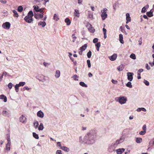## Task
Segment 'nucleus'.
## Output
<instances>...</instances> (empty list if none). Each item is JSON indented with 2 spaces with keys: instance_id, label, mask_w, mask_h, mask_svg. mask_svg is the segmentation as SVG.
Wrapping results in <instances>:
<instances>
[{
  "instance_id": "79ce46f5",
  "label": "nucleus",
  "mask_w": 154,
  "mask_h": 154,
  "mask_svg": "<svg viewBox=\"0 0 154 154\" xmlns=\"http://www.w3.org/2000/svg\"><path fill=\"white\" fill-rule=\"evenodd\" d=\"M87 63L88 64V67L90 68L91 67L90 60H88L87 61Z\"/></svg>"
},
{
  "instance_id": "6e6552de",
  "label": "nucleus",
  "mask_w": 154,
  "mask_h": 154,
  "mask_svg": "<svg viewBox=\"0 0 154 154\" xmlns=\"http://www.w3.org/2000/svg\"><path fill=\"white\" fill-rule=\"evenodd\" d=\"M117 57V55L116 54H113L112 56L109 57V58L111 61H114L116 60Z\"/></svg>"
},
{
  "instance_id": "a19ab883",
  "label": "nucleus",
  "mask_w": 154,
  "mask_h": 154,
  "mask_svg": "<svg viewBox=\"0 0 154 154\" xmlns=\"http://www.w3.org/2000/svg\"><path fill=\"white\" fill-rule=\"evenodd\" d=\"M26 83L25 82H20L17 85L19 86H23Z\"/></svg>"
},
{
  "instance_id": "a211bd4d",
  "label": "nucleus",
  "mask_w": 154,
  "mask_h": 154,
  "mask_svg": "<svg viewBox=\"0 0 154 154\" xmlns=\"http://www.w3.org/2000/svg\"><path fill=\"white\" fill-rule=\"evenodd\" d=\"M87 46V45L86 44H85L80 48V50L83 51L86 49Z\"/></svg>"
},
{
  "instance_id": "f03ea898",
  "label": "nucleus",
  "mask_w": 154,
  "mask_h": 154,
  "mask_svg": "<svg viewBox=\"0 0 154 154\" xmlns=\"http://www.w3.org/2000/svg\"><path fill=\"white\" fill-rule=\"evenodd\" d=\"M107 9L106 8H104L101 11V16L103 20H105L107 18Z\"/></svg>"
},
{
  "instance_id": "9d476101",
  "label": "nucleus",
  "mask_w": 154,
  "mask_h": 154,
  "mask_svg": "<svg viewBox=\"0 0 154 154\" xmlns=\"http://www.w3.org/2000/svg\"><path fill=\"white\" fill-rule=\"evenodd\" d=\"M37 116L39 117L43 118L44 117V113L42 111H39L37 112Z\"/></svg>"
},
{
  "instance_id": "7ed1b4c3",
  "label": "nucleus",
  "mask_w": 154,
  "mask_h": 154,
  "mask_svg": "<svg viewBox=\"0 0 154 154\" xmlns=\"http://www.w3.org/2000/svg\"><path fill=\"white\" fill-rule=\"evenodd\" d=\"M116 101L118 100L119 102L121 104L125 103L127 101V99L124 97H120L115 98Z\"/></svg>"
},
{
  "instance_id": "a18cd8bd",
  "label": "nucleus",
  "mask_w": 154,
  "mask_h": 154,
  "mask_svg": "<svg viewBox=\"0 0 154 154\" xmlns=\"http://www.w3.org/2000/svg\"><path fill=\"white\" fill-rule=\"evenodd\" d=\"M13 85L12 84V83L11 82L9 83L8 85V87L10 89H11L12 86Z\"/></svg>"
},
{
  "instance_id": "bb28decb",
  "label": "nucleus",
  "mask_w": 154,
  "mask_h": 154,
  "mask_svg": "<svg viewBox=\"0 0 154 154\" xmlns=\"http://www.w3.org/2000/svg\"><path fill=\"white\" fill-rule=\"evenodd\" d=\"M44 126L42 123H41L39 127H38V130H42L43 129Z\"/></svg>"
},
{
  "instance_id": "aec40b11",
  "label": "nucleus",
  "mask_w": 154,
  "mask_h": 154,
  "mask_svg": "<svg viewBox=\"0 0 154 154\" xmlns=\"http://www.w3.org/2000/svg\"><path fill=\"white\" fill-rule=\"evenodd\" d=\"M46 23L45 22H40L38 23V25L42 26V27H44L45 26Z\"/></svg>"
},
{
  "instance_id": "864d4df0",
  "label": "nucleus",
  "mask_w": 154,
  "mask_h": 154,
  "mask_svg": "<svg viewBox=\"0 0 154 154\" xmlns=\"http://www.w3.org/2000/svg\"><path fill=\"white\" fill-rule=\"evenodd\" d=\"M0 2L2 3L5 4L7 3L6 0H0Z\"/></svg>"
},
{
  "instance_id": "13d9d810",
  "label": "nucleus",
  "mask_w": 154,
  "mask_h": 154,
  "mask_svg": "<svg viewBox=\"0 0 154 154\" xmlns=\"http://www.w3.org/2000/svg\"><path fill=\"white\" fill-rule=\"evenodd\" d=\"M149 144L151 145H154V140H152L149 142Z\"/></svg>"
},
{
  "instance_id": "c85d7f7f",
  "label": "nucleus",
  "mask_w": 154,
  "mask_h": 154,
  "mask_svg": "<svg viewBox=\"0 0 154 154\" xmlns=\"http://www.w3.org/2000/svg\"><path fill=\"white\" fill-rule=\"evenodd\" d=\"M34 126L35 128H37L38 127L39 123L38 122L35 121L34 122Z\"/></svg>"
},
{
  "instance_id": "4c0bfd02",
  "label": "nucleus",
  "mask_w": 154,
  "mask_h": 154,
  "mask_svg": "<svg viewBox=\"0 0 154 154\" xmlns=\"http://www.w3.org/2000/svg\"><path fill=\"white\" fill-rule=\"evenodd\" d=\"M19 86L17 85V84H16L15 86V90L16 92H17L19 91Z\"/></svg>"
},
{
  "instance_id": "cd10ccee",
  "label": "nucleus",
  "mask_w": 154,
  "mask_h": 154,
  "mask_svg": "<svg viewBox=\"0 0 154 154\" xmlns=\"http://www.w3.org/2000/svg\"><path fill=\"white\" fill-rule=\"evenodd\" d=\"M60 72L59 71L57 70L56 72V74L55 75V76L57 78H58L60 76Z\"/></svg>"
},
{
  "instance_id": "6ab92c4d",
  "label": "nucleus",
  "mask_w": 154,
  "mask_h": 154,
  "mask_svg": "<svg viewBox=\"0 0 154 154\" xmlns=\"http://www.w3.org/2000/svg\"><path fill=\"white\" fill-rule=\"evenodd\" d=\"M60 149L66 152H68L69 150L68 148L64 146H61Z\"/></svg>"
},
{
  "instance_id": "09e8293b",
  "label": "nucleus",
  "mask_w": 154,
  "mask_h": 154,
  "mask_svg": "<svg viewBox=\"0 0 154 154\" xmlns=\"http://www.w3.org/2000/svg\"><path fill=\"white\" fill-rule=\"evenodd\" d=\"M98 39L97 38H94L93 40V42L94 43H96L98 42Z\"/></svg>"
},
{
  "instance_id": "37998d69",
  "label": "nucleus",
  "mask_w": 154,
  "mask_h": 154,
  "mask_svg": "<svg viewBox=\"0 0 154 154\" xmlns=\"http://www.w3.org/2000/svg\"><path fill=\"white\" fill-rule=\"evenodd\" d=\"M45 9V8H39V12H40L41 14H44V10Z\"/></svg>"
},
{
  "instance_id": "72a5a7b5",
  "label": "nucleus",
  "mask_w": 154,
  "mask_h": 154,
  "mask_svg": "<svg viewBox=\"0 0 154 154\" xmlns=\"http://www.w3.org/2000/svg\"><path fill=\"white\" fill-rule=\"evenodd\" d=\"M130 57L134 60L136 58L135 55L134 54L132 53L130 56Z\"/></svg>"
},
{
  "instance_id": "1a4fd4ad",
  "label": "nucleus",
  "mask_w": 154,
  "mask_h": 154,
  "mask_svg": "<svg viewBox=\"0 0 154 154\" xmlns=\"http://www.w3.org/2000/svg\"><path fill=\"white\" fill-rule=\"evenodd\" d=\"M126 20H127L126 22V23H128L129 22H130L131 21V17L130 16L129 14L127 13L126 14Z\"/></svg>"
},
{
  "instance_id": "5fc2aeb1",
  "label": "nucleus",
  "mask_w": 154,
  "mask_h": 154,
  "mask_svg": "<svg viewBox=\"0 0 154 154\" xmlns=\"http://www.w3.org/2000/svg\"><path fill=\"white\" fill-rule=\"evenodd\" d=\"M112 82L114 84H116L118 82L117 81L115 80L114 79H112Z\"/></svg>"
},
{
  "instance_id": "603ef678",
  "label": "nucleus",
  "mask_w": 154,
  "mask_h": 154,
  "mask_svg": "<svg viewBox=\"0 0 154 154\" xmlns=\"http://www.w3.org/2000/svg\"><path fill=\"white\" fill-rule=\"evenodd\" d=\"M146 67L147 70H149L150 69V67L149 66L148 64L146 63Z\"/></svg>"
},
{
  "instance_id": "f257e3e1",
  "label": "nucleus",
  "mask_w": 154,
  "mask_h": 154,
  "mask_svg": "<svg viewBox=\"0 0 154 154\" xmlns=\"http://www.w3.org/2000/svg\"><path fill=\"white\" fill-rule=\"evenodd\" d=\"M33 16V12L32 11H30L28 13L27 16L24 18L26 22L28 23H30L33 21L32 17Z\"/></svg>"
},
{
  "instance_id": "58836bf2",
  "label": "nucleus",
  "mask_w": 154,
  "mask_h": 154,
  "mask_svg": "<svg viewBox=\"0 0 154 154\" xmlns=\"http://www.w3.org/2000/svg\"><path fill=\"white\" fill-rule=\"evenodd\" d=\"M6 73L5 72H3L2 74L0 76V82L2 81L3 75H6Z\"/></svg>"
},
{
  "instance_id": "f8f14e48",
  "label": "nucleus",
  "mask_w": 154,
  "mask_h": 154,
  "mask_svg": "<svg viewBox=\"0 0 154 154\" xmlns=\"http://www.w3.org/2000/svg\"><path fill=\"white\" fill-rule=\"evenodd\" d=\"M74 15L77 17H79L80 16V13L79 10L77 9L75 10L74 12Z\"/></svg>"
},
{
  "instance_id": "680f3d73",
  "label": "nucleus",
  "mask_w": 154,
  "mask_h": 154,
  "mask_svg": "<svg viewBox=\"0 0 154 154\" xmlns=\"http://www.w3.org/2000/svg\"><path fill=\"white\" fill-rule=\"evenodd\" d=\"M140 39L141 40L140 41H139V45H141L142 44V38H140Z\"/></svg>"
},
{
  "instance_id": "6e6d98bb",
  "label": "nucleus",
  "mask_w": 154,
  "mask_h": 154,
  "mask_svg": "<svg viewBox=\"0 0 154 154\" xmlns=\"http://www.w3.org/2000/svg\"><path fill=\"white\" fill-rule=\"evenodd\" d=\"M78 76L76 75H75L73 76V78L75 80H78V79H76V78H78Z\"/></svg>"
},
{
  "instance_id": "ea45409f",
  "label": "nucleus",
  "mask_w": 154,
  "mask_h": 154,
  "mask_svg": "<svg viewBox=\"0 0 154 154\" xmlns=\"http://www.w3.org/2000/svg\"><path fill=\"white\" fill-rule=\"evenodd\" d=\"M91 55V52L90 51H89L87 54V56L88 58H90Z\"/></svg>"
},
{
  "instance_id": "052dcab7",
  "label": "nucleus",
  "mask_w": 154,
  "mask_h": 154,
  "mask_svg": "<svg viewBox=\"0 0 154 154\" xmlns=\"http://www.w3.org/2000/svg\"><path fill=\"white\" fill-rule=\"evenodd\" d=\"M103 34L106 33V29L103 28Z\"/></svg>"
},
{
  "instance_id": "473e14b6",
  "label": "nucleus",
  "mask_w": 154,
  "mask_h": 154,
  "mask_svg": "<svg viewBox=\"0 0 154 154\" xmlns=\"http://www.w3.org/2000/svg\"><path fill=\"white\" fill-rule=\"evenodd\" d=\"M126 86L130 88H131L132 87L131 85V83L130 82H128V83L126 84Z\"/></svg>"
},
{
  "instance_id": "b1692460",
  "label": "nucleus",
  "mask_w": 154,
  "mask_h": 154,
  "mask_svg": "<svg viewBox=\"0 0 154 154\" xmlns=\"http://www.w3.org/2000/svg\"><path fill=\"white\" fill-rule=\"evenodd\" d=\"M53 19L56 21L58 20L59 18L58 17V15L56 14H54L53 17Z\"/></svg>"
},
{
  "instance_id": "c03bdc74",
  "label": "nucleus",
  "mask_w": 154,
  "mask_h": 154,
  "mask_svg": "<svg viewBox=\"0 0 154 154\" xmlns=\"http://www.w3.org/2000/svg\"><path fill=\"white\" fill-rule=\"evenodd\" d=\"M88 29L91 32H94V29L92 27H91L90 28H89Z\"/></svg>"
},
{
  "instance_id": "5701e85b",
  "label": "nucleus",
  "mask_w": 154,
  "mask_h": 154,
  "mask_svg": "<svg viewBox=\"0 0 154 154\" xmlns=\"http://www.w3.org/2000/svg\"><path fill=\"white\" fill-rule=\"evenodd\" d=\"M95 46L96 47V49L98 51H99V48L100 46V42L97 43L95 44Z\"/></svg>"
},
{
  "instance_id": "49530a36",
  "label": "nucleus",
  "mask_w": 154,
  "mask_h": 154,
  "mask_svg": "<svg viewBox=\"0 0 154 154\" xmlns=\"http://www.w3.org/2000/svg\"><path fill=\"white\" fill-rule=\"evenodd\" d=\"M146 133V131H141L140 132L139 134L141 135H143L145 134Z\"/></svg>"
},
{
  "instance_id": "de8ad7c7",
  "label": "nucleus",
  "mask_w": 154,
  "mask_h": 154,
  "mask_svg": "<svg viewBox=\"0 0 154 154\" xmlns=\"http://www.w3.org/2000/svg\"><path fill=\"white\" fill-rule=\"evenodd\" d=\"M144 83L146 85L148 86L149 85V82L146 80H144Z\"/></svg>"
},
{
  "instance_id": "4468645a",
  "label": "nucleus",
  "mask_w": 154,
  "mask_h": 154,
  "mask_svg": "<svg viewBox=\"0 0 154 154\" xmlns=\"http://www.w3.org/2000/svg\"><path fill=\"white\" fill-rule=\"evenodd\" d=\"M0 99H3L4 101L5 102L7 101V98L3 94L0 95Z\"/></svg>"
},
{
  "instance_id": "4d7b16f0",
  "label": "nucleus",
  "mask_w": 154,
  "mask_h": 154,
  "mask_svg": "<svg viewBox=\"0 0 154 154\" xmlns=\"http://www.w3.org/2000/svg\"><path fill=\"white\" fill-rule=\"evenodd\" d=\"M143 69H139L138 71V73H140H140L143 72Z\"/></svg>"
},
{
  "instance_id": "20e7f679",
  "label": "nucleus",
  "mask_w": 154,
  "mask_h": 154,
  "mask_svg": "<svg viewBox=\"0 0 154 154\" xmlns=\"http://www.w3.org/2000/svg\"><path fill=\"white\" fill-rule=\"evenodd\" d=\"M11 26V24L9 22H6L3 24L2 27L5 29H9Z\"/></svg>"
},
{
  "instance_id": "69168bd1",
  "label": "nucleus",
  "mask_w": 154,
  "mask_h": 154,
  "mask_svg": "<svg viewBox=\"0 0 154 154\" xmlns=\"http://www.w3.org/2000/svg\"><path fill=\"white\" fill-rule=\"evenodd\" d=\"M88 76L90 77H91L93 76L92 74L90 72H89L88 73Z\"/></svg>"
},
{
  "instance_id": "9b49d317",
  "label": "nucleus",
  "mask_w": 154,
  "mask_h": 154,
  "mask_svg": "<svg viewBox=\"0 0 154 154\" xmlns=\"http://www.w3.org/2000/svg\"><path fill=\"white\" fill-rule=\"evenodd\" d=\"M124 68V65L123 64H121L118 67L117 69L119 71H122Z\"/></svg>"
},
{
  "instance_id": "f704fd0d",
  "label": "nucleus",
  "mask_w": 154,
  "mask_h": 154,
  "mask_svg": "<svg viewBox=\"0 0 154 154\" xmlns=\"http://www.w3.org/2000/svg\"><path fill=\"white\" fill-rule=\"evenodd\" d=\"M2 114L3 115L6 116L9 115V113L6 111H3L2 112Z\"/></svg>"
},
{
  "instance_id": "ddd939ff",
  "label": "nucleus",
  "mask_w": 154,
  "mask_h": 154,
  "mask_svg": "<svg viewBox=\"0 0 154 154\" xmlns=\"http://www.w3.org/2000/svg\"><path fill=\"white\" fill-rule=\"evenodd\" d=\"M125 149L124 148L119 149L116 150V152L118 154H121L125 151Z\"/></svg>"
},
{
  "instance_id": "7c9ffc66",
  "label": "nucleus",
  "mask_w": 154,
  "mask_h": 154,
  "mask_svg": "<svg viewBox=\"0 0 154 154\" xmlns=\"http://www.w3.org/2000/svg\"><path fill=\"white\" fill-rule=\"evenodd\" d=\"M79 84L81 86L83 87H87V85L85 84V83L83 82H80L79 83Z\"/></svg>"
},
{
  "instance_id": "423d86ee",
  "label": "nucleus",
  "mask_w": 154,
  "mask_h": 154,
  "mask_svg": "<svg viewBox=\"0 0 154 154\" xmlns=\"http://www.w3.org/2000/svg\"><path fill=\"white\" fill-rule=\"evenodd\" d=\"M134 73L132 72H128L127 73L128 79V80L131 81L133 79V75Z\"/></svg>"
},
{
  "instance_id": "338daca9",
  "label": "nucleus",
  "mask_w": 154,
  "mask_h": 154,
  "mask_svg": "<svg viewBox=\"0 0 154 154\" xmlns=\"http://www.w3.org/2000/svg\"><path fill=\"white\" fill-rule=\"evenodd\" d=\"M120 140H118L116 141V143L115 144H118L119 143Z\"/></svg>"
},
{
  "instance_id": "8fccbe9b",
  "label": "nucleus",
  "mask_w": 154,
  "mask_h": 154,
  "mask_svg": "<svg viewBox=\"0 0 154 154\" xmlns=\"http://www.w3.org/2000/svg\"><path fill=\"white\" fill-rule=\"evenodd\" d=\"M56 154H62L61 150H57L56 152Z\"/></svg>"
},
{
  "instance_id": "393cba45",
  "label": "nucleus",
  "mask_w": 154,
  "mask_h": 154,
  "mask_svg": "<svg viewBox=\"0 0 154 154\" xmlns=\"http://www.w3.org/2000/svg\"><path fill=\"white\" fill-rule=\"evenodd\" d=\"M13 12L14 13V17H18L19 15L17 13V12L15 10H13Z\"/></svg>"
},
{
  "instance_id": "c756f323",
  "label": "nucleus",
  "mask_w": 154,
  "mask_h": 154,
  "mask_svg": "<svg viewBox=\"0 0 154 154\" xmlns=\"http://www.w3.org/2000/svg\"><path fill=\"white\" fill-rule=\"evenodd\" d=\"M32 134L34 138L36 139H38L39 137L38 134H36L35 132H33Z\"/></svg>"
},
{
  "instance_id": "a878e982",
  "label": "nucleus",
  "mask_w": 154,
  "mask_h": 154,
  "mask_svg": "<svg viewBox=\"0 0 154 154\" xmlns=\"http://www.w3.org/2000/svg\"><path fill=\"white\" fill-rule=\"evenodd\" d=\"M142 139L141 138L137 137L136 139V142L137 143H140L142 142Z\"/></svg>"
},
{
  "instance_id": "dca6fc26",
  "label": "nucleus",
  "mask_w": 154,
  "mask_h": 154,
  "mask_svg": "<svg viewBox=\"0 0 154 154\" xmlns=\"http://www.w3.org/2000/svg\"><path fill=\"white\" fill-rule=\"evenodd\" d=\"M146 14L149 17H152L153 16V12L150 11L146 12Z\"/></svg>"
},
{
  "instance_id": "39448f33",
  "label": "nucleus",
  "mask_w": 154,
  "mask_h": 154,
  "mask_svg": "<svg viewBox=\"0 0 154 154\" xmlns=\"http://www.w3.org/2000/svg\"><path fill=\"white\" fill-rule=\"evenodd\" d=\"M44 14L42 13L40 14L39 13H35L34 17L35 18L38 20L42 18L43 17Z\"/></svg>"
},
{
  "instance_id": "2f4dec72",
  "label": "nucleus",
  "mask_w": 154,
  "mask_h": 154,
  "mask_svg": "<svg viewBox=\"0 0 154 154\" xmlns=\"http://www.w3.org/2000/svg\"><path fill=\"white\" fill-rule=\"evenodd\" d=\"M34 9L37 12H39V8L38 6H33Z\"/></svg>"
},
{
  "instance_id": "bf43d9fd",
  "label": "nucleus",
  "mask_w": 154,
  "mask_h": 154,
  "mask_svg": "<svg viewBox=\"0 0 154 154\" xmlns=\"http://www.w3.org/2000/svg\"><path fill=\"white\" fill-rule=\"evenodd\" d=\"M137 79H141L140 74V73H138L137 74Z\"/></svg>"
},
{
  "instance_id": "0eeeda50",
  "label": "nucleus",
  "mask_w": 154,
  "mask_h": 154,
  "mask_svg": "<svg viewBox=\"0 0 154 154\" xmlns=\"http://www.w3.org/2000/svg\"><path fill=\"white\" fill-rule=\"evenodd\" d=\"M20 121L22 123L26 122V119L23 115H22L19 118Z\"/></svg>"
},
{
  "instance_id": "3c124183",
  "label": "nucleus",
  "mask_w": 154,
  "mask_h": 154,
  "mask_svg": "<svg viewBox=\"0 0 154 154\" xmlns=\"http://www.w3.org/2000/svg\"><path fill=\"white\" fill-rule=\"evenodd\" d=\"M142 129L144 131H146V125H143L142 127Z\"/></svg>"
},
{
  "instance_id": "0e129e2a",
  "label": "nucleus",
  "mask_w": 154,
  "mask_h": 154,
  "mask_svg": "<svg viewBox=\"0 0 154 154\" xmlns=\"http://www.w3.org/2000/svg\"><path fill=\"white\" fill-rule=\"evenodd\" d=\"M57 146L61 147V145L60 142H58L57 143Z\"/></svg>"
},
{
  "instance_id": "2eb2a0df",
  "label": "nucleus",
  "mask_w": 154,
  "mask_h": 154,
  "mask_svg": "<svg viewBox=\"0 0 154 154\" xmlns=\"http://www.w3.org/2000/svg\"><path fill=\"white\" fill-rule=\"evenodd\" d=\"M119 38L120 42L122 44L124 43V42L123 40V36L122 34H120L119 35Z\"/></svg>"
},
{
  "instance_id": "e2e57ef3",
  "label": "nucleus",
  "mask_w": 154,
  "mask_h": 154,
  "mask_svg": "<svg viewBox=\"0 0 154 154\" xmlns=\"http://www.w3.org/2000/svg\"><path fill=\"white\" fill-rule=\"evenodd\" d=\"M83 0H78V3L79 4H80L82 2Z\"/></svg>"
},
{
  "instance_id": "4be33fe9",
  "label": "nucleus",
  "mask_w": 154,
  "mask_h": 154,
  "mask_svg": "<svg viewBox=\"0 0 154 154\" xmlns=\"http://www.w3.org/2000/svg\"><path fill=\"white\" fill-rule=\"evenodd\" d=\"M11 143H8L6 145V149L7 151H9L10 150Z\"/></svg>"
},
{
  "instance_id": "f3484780",
  "label": "nucleus",
  "mask_w": 154,
  "mask_h": 154,
  "mask_svg": "<svg viewBox=\"0 0 154 154\" xmlns=\"http://www.w3.org/2000/svg\"><path fill=\"white\" fill-rule=\"evenodd\" d=\"M149 8V5H146L142 9L141 12L142 13H145L146 12V9L148 8Z\"/></svg>"
},
{
  "instance_id": "774afa93",
  "label": "nucleus",
  "mask_w": 154,
  "mask_h": 154,
  "mask_svg": "<svg viewBox=\"0 0 154 154\" xmlns=\"http://www.w3.org/2000/svg\"><path fill=\"white\" fill-rule=\"evenodd\" d=\"M43 64L45 66H47L48 65V63H46V62H44Z\"/></svg>"
},
{
  "instance_id": "c9c22d12",
  "label": "nucleus",
  "mask_w": 154,
  "mask_h": 154,
  "mask_svg": "<svg viewBox=\"0 0 154 154\" xmlns=\"http://www.w3.org/2000/svg\"><path fill=\"white\" fill-rule=\"evenodd\" d=\"M75 34H73L72 35V38L73 39L72 42H75V41H76V40L77 38L75 36Z\"/></svg>"
},
{
  "instance_id": "e433bc0d",
  "label": "nucleus",
  "mask_w": 154,
  "mask_h": 154,
  "mask_svg": "<svg viewBox=\"0 0 154 154\" xmlns=\"http://www.w3.org/2000/svg\"><path fill=\"white\" fill-rule=\"evenodd\" d=\"M17 10L19 12H21L23 10V8L22 6H19L18 7Z\"/></svg>"
},
{
  "instance_id": "412c9836",
  "label": "nucleus",
  "mask_w": 154,
  "mask_h": 154,
  "mask_svg": "<svg viewBox=\"0 0 154 154\" xmlns=\"http://www.w3.org/2000/svg\"><path fill=\"white\" fill-rule=\"evenodd\" d=\"M65 22L66 23L67 25H69L70 24L71 21L68 18H66L65 20Z\"/></svg>"
}]
</instances>
